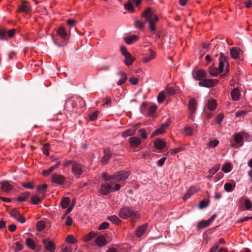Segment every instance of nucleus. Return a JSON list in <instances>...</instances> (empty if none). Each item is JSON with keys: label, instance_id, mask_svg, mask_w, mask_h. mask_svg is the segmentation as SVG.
<instances>
[{"label": "nucleus", "instance_id": "69168bd1", "mask_svg": "<svg viewBox=\"0 0 252 252\" xmlns=\"http://www.w3.org/2000/svg\"><path fill=\"white\" fill-rule=\"evenodd\" d=\"M53 171L51 167H50L48 170H44L42 171L43 175L46 176L49 175L51 172Z\"/></svg>", "mask_w": 252, "mask_h": 252}, {"label": "nucleus", "instance_id": "13d9d810", "mask_svg": "<svg viewBox=\"0 0 252 252\" xmlns=\"http://www.w3.org/2000/svg\"><path fill=\"white\" fill-rule=\"evenodd\" d=\"M109 225V223L107 222H103L98 227V230H103L106 229Z\"/></svg>", "mask_w": 252, "mask_h": 252}, {"label": "nucleus", "instance_id": "37998d69", "mask_svg": "<svg viewBox=\"0 0 252 252\" xmlns=\"http://www.w3.org/2000/svg\"><path fill=\"white\" fill-rule=\"evenodd\" d=\"M134 26L137 28L142 29L145 26V22H141L140 20H136L134 22Z\"/></svg>", "mask_w": 252, "mask_h": 252}, {"label": "nucleus", "instance_id": "72a5a7b5", "mask_svg": "<svg viewBox=\"0 0 252 252\" xmlns=\"http://www.w3.org/2000/svg\"><path fill=\"white\" fill-rule=\"evenodd\" d=\"M166 97V92L165 91H162L159 93L158 95L157 100L158 103H162L165 98Z\"/></svg>", "mask_w": 252, "mask_h": 252}, {"label": "nucleus", "instance_id": "e433bc0d", "mask_svg": "<svg viewBox=\"0 0 252 252\" xmlns=\"http://www.w3.org/2000/svg\"><path fill=\"white\" fill-rule=\"evenodd\" d=\"M135 129L129 128V129L126 130L125 131H124L122 135L123 137H127L129 136L134 135L135 133Z\"/></svg>", "mask_w": 252, "mask_h": 252}, {"label": "nucleus", "instance_id": "f257e3e1", "mask_svg": "<svg viewBox=\"0 0 252 252\" xmlns=\"http://www.w3.org/2000/svg\"><path fill=\"white\" fill-rule=\"evenodd\" d=\"M85 102L81 97H73L68 99L65 102L64 108L70 112H76V109L84 107Z\"/></svg>", "mask_w": 252, "mask_h": 252}, {"label": "nucleus", "instance_id": "ddd939ff", "mask_svg": "<svg viewBox=\"0 0 252 252\" xmlns=\"http://www.w3.org/2000/svg\"><path fill=\"white\" fill-rule=\"evenodd\" d=\"M72 170L77 178H79V176L82 173L83 170L81 164L78 163H74L72 165Z\"/></svg>", "mask_w": 252, "mask_h": 252}, {"label": "nucleus", "instance_id": "cd10ccee", "mask_svg": "<svg viewBox=\"0 0 252 252\" xmlns=\"http://www.w3.org/2000/svg\"><path fill=\"white\" fill-rule=\"evenodd\" d=\"M107 219L113 223L117 225L120 224L122 222V220L115 215L109 216L107 217Z\"/></svg>", "mask_w": 252, "mask_h": 252}, {"label": "nucleus", "instance_id": "a18cd8bd", "mask_svg": "<svg viewBox=\"0 0 252 252\" xmlns=\"http://www.w3.org/2000/svg\"><path fill=\"white\" fill-rule=\"evenodd\" d=\"M10 215L12 217L16 219L18 217H19L20 212L16 209H13L10 212Z\"/></svg>", "mask_w": 252, "mask_h": 252}, {"label": "nucleus", "instance_id": "7ed1b4c3", "mask_svg": "<svg viewBox=\"0 0 252 252\" xmlns=\"http://www.w3.org/2000/svg\"><path fill=\"white\" fill-rule=\"evenodd\" d=\"M119 216L123 219H127L128 218L134 220L138 217L137 211H134L128 207H124L120 210Z\"/></svg>", "mask_w": 252, "mask_h": 252}, {"label": "nucleus", "instance_id": "f8f14e48", "mask_svg": "<svg viewBox=\"0 0 252 252\" xmlns=\"http://www.w3.org/2000/svg\"><path fill=\"white\" fill-rule=\"evenodd\" d=\"M193 78L196 80H199L200 81L202 80L203 78H204L206 77L207 73L203 69H200L196 71L195 73H192Z\"/></svg>", "mask_w": 252, "mask_h": 252}, {"label": "nucleus", "instance_id": "1a4fd4ad", "mask_svg": "<svg viewBox=\"0 0 252 252\" xmlns=\"http://www.w3.org/2000/svg\"><path fill=\"white\" fill-rule=\"evenodd\" d=\"M129 175V171H120L114 174V179H116L117 182L125 181L128 177Z\"/></svg>", "mask_w": 252, "mask_h": 252}, {"label": "nucleus", "instance_id": "393cba45", "mask_svg": "<svg viewBox=\"0 0 252 252\" xmlns=\"http://www.w3.org/2000/svg\"><path fill=\"white\" fill-rule=\"evenodd\" d=\"M231 96L234 100H238L240 97V92L239 89L234 88L231 92Z\"/></svg>", "mask_w": 252, "mask_h": 252}, {"label": "nucleus", "instance_id": "58836bf2", "mask_svg": "<svg viewBox=\"0 0 252 252\" xmlns=\"http://www.w3.org/2000/svg\"><path fill=\"white\" fill-rule=\"evenodd\" d=\"M220 72V71L217 68L215 67H210L209 70V74L212 76H216Z\"/></svg>", "mask_w": 252, "mask_h": 252}, {"label": "nucleus", "instance_id": "c9c22d12", "mask_svg": "<svg viewBox=\"0 0 252 252\" xmlns=\"http://www.w3.org/2000/svg\"><path fill=\"white\" fill-rule=\"evenodd\" d=\"M41 201V199L37 195H34L31 197V202L34 205L38 204Z\"/></svg>", "mask_w": 252, "mask_h": 252}, {"label": "nucleus", "instance_id": "052dcab7", "mask_svg": "<svg viewBox=\"0 0 252 252\" xmlns=\"http://www.w3.org/2000/svg\"><path fill=\"white\" fill-rule=\"evenodd\" d=\"M223 117L224 116L223 114H220L219 115H218L215 118V121L216 123L218 124H220L222 121Z\"/></svg>", "mask_w": 252, "mask_h": 252}, {"label": "nucleus", "instance_id": "c85d7f7f", "mask_svg": "<svg viewBox=\"0 0 252 252\" xmlns=\"http://www.w3.org/2000/svg\"><path fill=\"white\" fill-rule=\"evenodd\" d=\"M30 195V193L29 192H25L18 197L17 200L20 202L25 201L29 197Z\"/></svg>", "mask_w": 252, "mask_h": 252}, {"label": "nucleus", "instance_id": "39448f33", "mask_svg": "<svg viewBox=\"0 0 252 252\" xmlns=\"http://www.w3.org/2000/svg\"><path fill=\"white\" fill-rule=\"evenodd\" d=\"M228 58L223 55L222 53H220V56L219 58V66L218 68L220 72H221L223 70L224 66V63H227V65L226 66V73L224 74H222L220 75V77H222L224 75L226 74V73H228L229 71V64L228 62Z\"/></svg>", "mask_w": 252, "mask_h": 252}, {"label": "nucleus", "instance_id": "c03bdc74", "mask_svg": "<svg viewBox=\"0 0 252 252\" xmlns=\"http://www.w3.org/2000/svg\"><path fill=\"white\" fill-rule=\"evenodd\" d=\"M165 92L166 94L167 93L168 95L170 96L174 95L176 93V91L174 88H173L172 87L169 86H168L166 88Z\"/></svg>", "mask_w": 252, "mask_h": 252}, {"label": "nucleus", "instance_id": "f704fd0d", "mask_svg": "<svg viewBox=\"0 0 252 252\" xmlns=\"http://www.w3.org/2000/svg\"><path fill=\"white\" fill-rule=\"evenodd\" d=\"M70 203V199L68 197H65L63 198L61 202V205L63 209L67 208Z\"/></svg>", "mask_w": 252, "mask_h": 252}, {"label": "nucleus", "instance_id": "423d86ee", "mask_svg": "<svg viewBox=\"0 0 252 252\" xmlns=\"http://www.w3.org/2000/svg\"><path fill=\"white\" fill-rule=\"evenodd\" d=\"M112 182L102 184L100 186L99 190L100 193L103 195H108L110 192V191H112Z\"/></svg>", "mask_w": 252, "mask_h": 252}, {"label": "nucleus", "instance_id": "2eb2a0df", "mask_svg": "<svg viewBox=\"0 0 252 252\" xmlns=\"http://www.w3.org/2000/svg\"><path fill=\"white\" fill-rule=\"evenodd\" d=\"M117 75L120 77V80L117 82V84L119 86L124 84L127 80V76L126 73L120 71L117 73Z\"/></svg>", "mask_w": 252, "mask_h": 252}, {"label": "nucleus", "instance_id": "6ab92c4d", "mask_svg": "<svg viewBox=\"0 0 252 252\" xmlns=\"http://www.w3.org/2000/svg\"><path fill=\"white\" fill-rule=\"evenodd\" d=\"M112 154L110 152V150L109 149H105L104 150V156L102 157L101 158V161L103 162H106L107 161H108L111 157Z\"/></svg>", "mask_w": 252, "mask_h": 252}, {"label": "nucleus", "instance_id": "4be33fe9", "mask_svg": "<svg viewBox=\"0 0 252 252\" xmlns=\"http://www.w3.org/2000/svg\"><path fill=\"white\" fill-rule=\"evenodd\" d=\"M30 10V7L29 4L26 1H22L21 6L19 7L18 11L29 12Z\"/></svg>", "mask_w": 252, "mask_h": 252}, {"label": "nucleus", "instance_id": "2f4dec72", "mask_svg": "<svg viewBox=\"0 0 252 252\" xmlns=\"http://www.w3.org/2000/svg\"><path fill=\"white\" fill-rule=\"evenodd\" d=\"M235 187V183L232 185L230 183H226L224 185V189L227 192H231L233 190Z\"/></svg>", "mask_w": 252, "mask_h": 252}, {"label": "nucleus", "instance_id": "a19ab883", "mask_svg": "<svg viewBox=\"0 0 252 252\" xmlns=\"http://www.w3.org/2000/svg\"><path fill=\"white\" fill-rule=\"evenodd\" d=\"M102 177L105 181H109L115 179L114 174L112 175H109L107 173H103Z\"/></svg>", "mask_w": 252, "mask_h": 252}, {"label": "nucleus", "instance_id": "774afa93", "mask_svg": "<svg viewBox=\"0 0 252 252\" xmlns=\"http://www.w3.org/2000/svg\"><path fill=\"white\" fill-rule=\"evenodd\" d=\"M120 50H121V52L122 54L124 56H126V55H127V54L129 53V52H128L127 51L126 47L124 46H121Z\"/></svg>", "mask_w": 252, "mask_h": 252}, {"label": "nucleus", "instance_id": "473e14b6", "mask_svg": "<svg viewBox=\"0 0 252 252\" xmlns=\"http://www.w3.org/2000/svg\"><path fill=\"white\" fill-rule=\"evenodd\" d=\"M231 57L234 59H237L239 56L238 49L236 48H232L230 49Z\"/></svg>", "mask_w": 252, "mask_h": 252}, {"label": "nucleus", "instance_id": "a211bd4d", "mask_svg": "<svg viewBox=\"0 0 252 252\" xmlns=\"http://www.w3.org/2000/svg\"><path fill=\"white\" fill-rule=\"evenodd\" d=\"M147 228V224H144L138 227L136 231V235L140 237L143 235Z\"/></svg>", "mask_w": 252, "mask_h": 252}, {"label": "nucleus", "instance_id": "ea45409f", "mask_svg": "<svg viewBox=\"0 0 252 252\" xmlns=\"http://www.w3.org/2000/svg\"><path fill=\"white\" fill-rule=\"evenodd\" d=\"M209 222L207 220H201L198 223L197 227L198 229H202L207 227V226L210 225Z\"/></svg>", "mask_w": 252, "mask_h": 252}, {"label": "nucleus", "instance_id": "4468645a", "mask_svg": "<svg viewBox=\"0 0 252 252\" xmlns=\"http://www.w3.org/2000/svg\"><path fill=\"white\" fill-rule=\"evenodd\" d=\"M196 107L197 103L196 100L193 98L190 99L188 104V107L191 113H195Z\"/></svg>", "mask_w": 252, "mask_h": 252}, {"label": "nucleus", "instance_id": "3c124183", "mask_svg": "<svg viewBox=\"0 0 252 252\" xmlns=\"http://www.w3.org/2000/svg\"><path fill=\"white\" fill-rule=\"evenodd\" d=\"M65 240L66 242L71 244H74L76 242V239L72 235H68L66 237Z\"/></svg>", "mask_w": 252, "mask_h": 252}, {"label": "nucleus", "instance_id": "603ef678", "mask_svg": "<svg viewBox=\"0 0 252 252\" xmlns=\"http://www.w3.org/2000/svg\"><path fill=\"white\" fill-rule=\"evenodd\" d=\"M186 135H191L193 134L192 128L189 126H186L184 129Z\"/></svg>", "mask_w": 252, "mask_h": 252}, {"label": "nucleus", "instance_id": "4d7b16f0", "mask_svg": "<svg viewBox=\"0 0 252 252\" xmlns=\"http://www.w3.org/2000/svg\"><path fill=\"white\" fill-rule=\"evenodd\" d=\"M98 112L95 111L93 114H91L89 116L90 119L91 121H93L96 120L98 116Z\"/></svg>", "mask_w": 252, "mask_h": 252}, {"label": "nucleus", "instance_id": "864d4df0", "mask_svg": "<svg viewBox=\"0 0 252 252\" xmlns=\"http://www.w3.org/2000/svg\"><path fill=\"white\" fill-rule=\"evenodd\" d=\"M151 55L149 57H146V58H145L143 59V61L145 63H148L151 60H152V59L155 58V53L154 52H152L151 50Z\"/></svg>", "mask_w": 252, "mask_h": 252}, {"label": "nucleus", "instance_id": "4c0bfd02", "mask_svg": "<svg viewBox=\"0 0 252 252\" xmlns=\"http://www.w3.org/2000/svg\"><path fill=\"white\" fill-rule=\"evenodd\" d=\"M125 7L126 9L133 12L134 11V7L130 0H128L126 3L125 4Z\"/></svg>", "mask_w": 252, "mask_h": 252}, {"label": "nucleus", "instance_id": "0e129e2a", "mask_svg": "<svg viewBox=\"0 0 252 252\" xmlns=\"http://www.w3.org/2000/svg\"><path fill=\"white\" fill-rule=\"evenodd\" d=\"M47 188V185L46 184H44L42 185H40L37 188V191H45Z\"/></svg>", "mask_w": 252, "mask_h": 252}, {"label": "nucleus", "instance_id": "a878e982", "mask_svg": "<svg viewBox=\"0 0 252 252\" xmlns=\"http://www.w3.org/2000/svg\"><path fill=\"white\" fill-rule=\"evenodd\" d=\"M25 243L26 246L31 249L34 250L35 248V243L33 240L30 238H28L26 239Z\"/></svg>", "mask_w": 252, "mask_h": 252}, {"label": "nucleus", "instance_id": "412c9836", "mask_svg": "<svg viewBox=\"0 0 252 252\" xmlns=\"http://www.w3.org/2000/svg\"><path fill=\"white\" fill-rule=\"evenodd\" d=\"M234 139L236 143L241 146L243 144V136L242 133H238L234 135Z\"/></svg>", "mask_w": 252, "mask_h": 252}, {"label": "nucleus", "instance_id": "de8ad7c7", "mask_svg": "<svg viewBox=\"0 0 252 252\" xmlns=\"http://www.w3.org/2000/svg\"><path fill=\"white\" fill-rule=\"evenodd\" d=\"M22 186L26 189H32L34 188L33 183L31 182L23 183Z\"/></svg>", "mask_w": 252, "mask_h": 252}, {"label": "nucleus", "instance_id": "f03ea898", "mask_svg": "<svg viewBox=\"0 0 252 252\" xmlns=\"http://www.w3.org/2000/svg\"><path fill=\"white\" fill-rule=\"evenodd\" d=\"M142 16L145 17V21L149 23L151 31H155V25L158 21V18L154 10L151 7H148L142 13Z\"/></svg>", "mask_w": 252, "mask_h": 252}, {"label": "nucleus", "instance_id": "b1692460", "mask_svg": "<svg viewBox=\"0 0 252 252\" xmlns=\"http://www.w3.org/2000/svg\"><path fill=\"white\" fill-rule=\"evenodd\" d=\"M125 57V63L126 66H129L131 65L134 61V58L131 56L130 53L127 54Z\"/></svg>", "mask_w": 252, "mask_h": 252}, {"label": "nucleus", "instance_id": "5fc2aeb1", "mask_svg": "<svg viewBox=\"0 0 252 252\" xmlns=\"http://www.w3.org/2000/svg\"><path fill=\"white\" fill-rule=\"evenodd\" d=\"M49 144L48 143L45 144L43 146L42 149H43V153L46 156H48L49 154Z\"/></svg>", "mask_w": 252, "mask_h": 252}, {"label": "nucleus", "instance_id": "bf43d9fd", "mask_svg": "<svg viewBox=\"0 0 252 252\" xmlns=\"http://www.w3.org/2000/svg\"><path fill=\"white\" fill-rule=\"evenodd\" d=\"M193 193V192L192 191V189L190 188V189H189L187 193L184 195V200H186V199H188V198H189L190 196Z\"/></svg>", "mask_w": 252, "mask_h": 252}, {"label": "nucleus", "instance_id": "680f3d73", "mask_svg": "<svg viewBox=\"0 0 252 252\" xmlns=\"http://www.w3.org/2000/svg\"><path fill=\"white\" fill-rule=\"evenodd\" d=\"M139 132L140 133V135L141 137L144 139H145L147 138V134L146 132V130L144 128L140 129L139 130Z\"/></svg>", "mask_w": 252, "mask_h": 252}, {"label": "nucleus", "instance_id": "9b49d317", "mask_svg": "<svg viewBox=\"0 0 252 252\" xmlns=\"http://www.w3.org/2000/svg\"><path fill=\"white\" fill-rule=\"evenodd\" d=\"M65 179L64 176L58 174H54L52 176V181L53 182L62 185L64 183Z\"/></svg>", "mask_w": 252, "mask_h": 252}, {"label": "nucleus", "instance_id": "6e6d98bb", "mask_svg": "<svg viewBox=\"0 0 252 252\" xmlns=\"http://www.w3.org/2000/svg\"><path fill=\"white\" fill-rule=\"evenodd\" d=\"M208 205V202H206L204 200H202L200 202V203L199 204V209H203V208L207 207Z\"/></svg>", "mask_w": 252, "mask_h": 252}, {"label": "nucleus", "instance_id": "8fccbe9b", "mask_svg": "<svg viewBox=\"0 0 252 252\" xmlns=\"http://www.w3.org/2000/svg\"><path fill=\"white\" fill-rule=\"evenodd\" d=\"M36 227L38 230L42 231L45 227V224L44 223V222L43 221L37 222L36 224Z\"/></svg>", "mask_w": 252, "mask_h": 252}, {"label": "nucleus", "instance_id": "5701e85b", "mask_svg": "<svg viewBox=\"0 0 252 252\" xmlns=\"http://www.w3.org/2000/svg\"><path fill=\"white\" fill-rule=\"evenodd\" d=\"M129 142L131 146L133 147H137L141 142L140 139L136 137H130L129 139Z\"/></svg>", "mask_w": 252, "mask_h": 252}, {"label": "nucleus", "instance_id": "9d476101", "mask_svg": "<svg viewBox=\"0 0 252 252\" xmlns=\"http://www.w3.org/2000/svg\"><path fill=\"white\" fill-rule=\"evenodd\" d=\"M43 243L45 249L50 252H54L56 249L55 245L54 242L49 239H44L43 240Z\"/></svg>", "mask_w": 252, "mask_h": 252}, {"label": "nucleus", "instance_id": "0eeeda50", "mask_svg": "<svg viewBox=\"0 0 252 252\" xmlns=\"http://www.w3.org/2000/svg\"><path fill=\"white\" fill-rule=\"evenodd\" d=\"M15 33V29H12L9 30L7 32L3 29H0V39L6 40L8 37H12Z\"/></svg>", "mask_w": 252, "mask_h": 252}, {"label": "nucleus", "instance_id": "09e8293b", "mask_svg": "<svg viewBox=\"0 0 252 252\" xmlns=\"http://www.w3.org/2000/svg\"><path fill=\"white\" fill-rule=\"evenodd\" d=\"M231 165L229 163H225L222 167V170L225 173L229 172L231 171Z\"/></svg>", "mask_w": 252, "mask_h": 252}, {"label": "nucleus", "instance_id": "20e7f679", "mask_svg": "<svg viewBox=\"0 0 252 252\" xmlns=\"http://www.w3.org/2000/svg\"><path fill=\"white\" fill-rule=\"evenodd\" d=\"M57 35H59L60 37H61L63 39V41L62 43H60L58 42L57 39L55 36H53L52 37V40L54 43V44L59 47H62L65 46V42L67 40L66 38V32L63 27H60L57 30Z\"/></svg>", "mask_w": 252, "mask_h": 252}, {"label": "nucleus", "instance_id": "6e6552de", "mask_svg": "<svg viewBox=\"0 0 252 252\" xmlns=\"http://www.w3.org/2000/svg\"><path fill=\"white\" fill-rule=\"evenodd\" d=\"M218 82L217 79H205L200 81L198 84L201 87L210 88L215 86Z\"/></svg>", "mask_w": 252, "mask_h": 252}, {"label": "nucleus", "instance_id": "79ce46f5", "mask_svg": "<svg viewBox=\"0 0 252 252\" xmlns=\"http://www.w3.org/2000/svg\"><path fill=\"white\" fill-rule=\"evenodd\" d=\"M220 168V164H217L215 165L214 167L212 168L209 170V173L210 174L214 175L216 172H217Z\"/></svg>", "mask_w": 252, "mask_h": 252}, {"label": "nucleus", "instance_id": "dca6fc26", "mask_svg": "<svg viewBox=\"0 0 252 252\" xmlns=\"http://www.w3.org/2000/svg\"><path fill=\"white\" fill-rule=\"evenodd\" d=\"M0 184H1V189L4 192H9L13 189L12 185L7 181L1 182Z\"/></svg>", "mask_w": 252, "mask_h": 252}, {"label": "nucleus", "instance_id": "aec40b11", "mask_svg": "<svg viewBox=\"0 0 252 252\" xmlns=\"http://www.w3.org/2000/svg\"><path fill=\"white\" fill-rule=\"evenodd\" d=\"M166 143L160 139H157L154 141V146L157 149H162L165 147Z\"/></svg>", "mask_w": 252, "mask_h": 252}, {"label": "nucleus", "instance_id": "bb28decb", "mask_svg": "<svg viewBox=\"0 0 252 252\" xmlns=\"http://www.w3.org/2000/svg\"><path fill=\"white\" fill-rule=\"evenodd\" d=\"M97 234L91 231L84 236L83 240L85 242H88L96 236Z\"/></svg>", "mask_w": 252, "mask_h": 252}, {"label": "nucleus", "instance_id": "338daca9", "mask_svg": "<svg viewBox=\"0 0 252 252\" xmlns=\"http://www.w3.org/2000/svg\"><path fill=\"white\" fill-rule=\"evenodd\" d=\"M129 82L132 85H136L138 82V79L137 78L131 77L129 79Z\"/></svg>", "mask_w": 252, "mask_h": 252}, {"label": "nucleus", "instance_id": "49530a36", "mask_svg": "<svg viewBox=\"0 0 252 252\" xmlns=\"http://www.w3.org/2000/svg\"><path fill=\"white\" fill-rule=\"evenodd\" d=\"M157 108L155 105H152L149 108L148 110V114L150 116H152L154 115V113L156 111Z\"/></svg>", "mask_w": 252, "mask_h": 252}, {"label": "nucleus", "instance_id": "e2e57ef3", "mask_svg": "<svg viewBox=\"0 0 252 252\" xmlns=\"http://www.w3.org/2000/svg\"><path fill=\"white\" fill-rule=\"evenodd\" d=\"M219 144V141L217 140L211 141L209 143V146L212 147H216Z\"/></svg>", "mask_w": 252, "mask_h": 252}, {"label": "nucleus", "instance_id": "c756f323", "mask_svg": "<svg viewBox=\"0 0 252 252\" xmlns=\"http://www.w3.org/2000/svg\"><path fill=\"white\" fill-rule=\"evenodd\" d=\"M208 108L210 111H213L216 109V101L215 99H212L208 100Z\"/></svg>", "mask_w": 252, "mask_h": 252}, {"label": "nucleus", "instance_id": "f3484780", "mask_svg": "<svg viewBox=\"0 0 252 252\" xmlns=\"http://www.w3.org/2000/svg\"><path fill=\"white\" fill-rule=\"evenodd\" d=\"M95 242L97 246L102 247L106 244V240L103 235H100L96 237Z\"/></svg>", "mask_w": 252, "mask_h": 252}, {"label": "nucleus", "instance_id": "7c9ffc66", "mask_svg": "<svg viewBox=\"0 0 252 252\" xmlns=\"http://www.w3.org/2000/svg\"><path fill=\"white\" fill-rule=\"evenodd\" d=\"M125 41L127 44H131L133 42L136 41L137 36L136 35H131L128 37H125Z\"/></svg>", "mask_w": 252, "mask_h": 252}]
</instances>
